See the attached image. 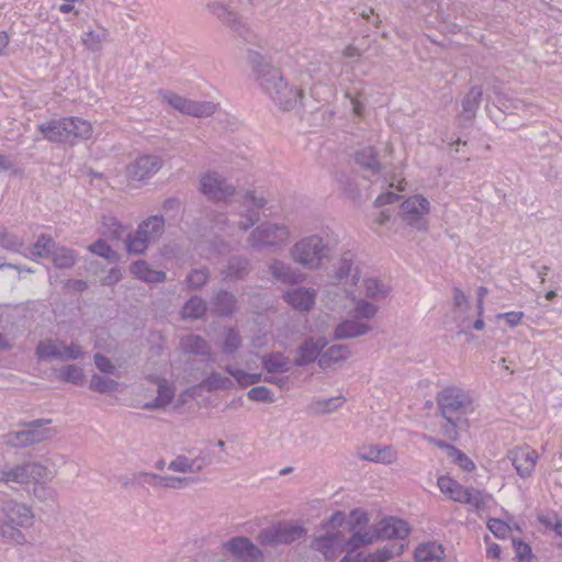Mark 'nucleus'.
Here are the masks:
<instances>
[{"mask_svg":"<svg viewBox=\"0 0 562 562\" xmlns=\"http://www.w3.org/2000/svg\"><path fill=\"white\" fill-rule=\"evenodd\" d=\"M210 280L207 268L192 269L186 277L184 282L190 290L202 289Z\"/></svg>","mask_w":562,"mask_h":562,"instance_id":"a18cd8bd","label":"nucleus"},{"mask_svg":"<svg viewBox=\"0 0 562 562\" xmlns=\"http://www.w3.org/2000/svg\"><path fill=\"white\" fill-rule=\"evenodd\" d=\"M88 250L106 259L110 263H116L121 260V256L102 238H99L89 245Z\"/></svg>","mask_w":562,"mask_h":562,"instance_id":"ea45409f","label":"nucleus"},{"mask_svg":"<svg viewBox=\"0 0 562 562\" xmlns=\"http://www.w3.org/2000/svg\"><path fill=\"white\" fill-rule=\"evenodd\" d=\"M429 210V201L419 194L409 196L401 204L403 221L418 231L426 229L427 221L424 218V215L428 214Z\"/></svg>","mask_w":562,"mask_h":562,"instance_id":"0eeeda50","label":"nucleus"},{"mask_svg":"<svg viewBox=\"0 0 562 562\" xmlns=\"http://www.w3.org/2000/svg\"><path fill=\"white\" fill-rule=\"evenodd\" d=\"M57 244L46 234H41L33 245L32 254L40 258H50Z\"/></svg>","mask_w":562,"mask_h":562,"instance_id":"37998d69","label":"nucleus"},{"mask_svg":"<svg viewBox=\"0 0 562 562\" xmlns=\"http://www.w3.org/2000/svg\"><path fill=\"white\" fill-rule=\"evenodd\" d=\"M131 274L146 283H161L167 279V274L162 270H154L144 259H138L130 265Z\"/></svg>","mask_w":562,"mask_h":562,"instance_id":"412c9836","label":"nucleus"},{"mask_svg":"<svg viewBox=\"0 0 562 562\" xmlns=\"http://www.w3.org/2000/svg\"><path fill=\"white\" fill-rule=\"evenodd\" d=\"M250 271V261L243 256H232L227 260L225 269L222 270L225 281H238L245 279Z\"/></svg>","mask_w":562,"mask_h":562,"instance_id":"b1692460","label":"nucleus"},{"mask_svg":"<svg viewBox=\"0 0 562 562\" xmlns=\"http://www.w3.org/2000/svg\"><path fill=\"white\" fill-rule=\"evenodd\" d=\"M89 389L100 394H108L117 391L119 382L100 374H93L90 380Z\"/></svg>","mask_w":562,"mask_h":562,"instance_id":"79ce46f5","label":"nucleus"},{"mask_svg":"<svg viewBox=\"0 0 562 562\" xmlns=\"http://www.w3.org/2000/svg\"><path fill=\"white\" fill-rule=\"evenodd\" d=\"M67 117L53 119L46 123L37 124V130L43 137L50 143L69 144V131Z\"/></svg>","mask_w":562,"mask_h":562,"instance_id":"dca6fc26","label":"nucleus"},{"mask_svg":"<svg viewBox=\"0 0 562 562\" xmlns=\"http://www.w3.org/2000/svg\"><path fill=\"white\" fill-rule=\"evenodd\" d=\"M59 379L67 383L81 385L83 383V370L76 364H67L60 369Z\"/></svg>","mask_w":562,"mask_h":562,"instance_id":"8fccbe9b","label":"nucleus"},{"mask_svg":"<svg viewBox=\"0 0 562 562\" xmlns=\"http://www.w3.org/2000/svg\"><path fill=\"white\" fill-rule=\"evenodd\" d=\"M350 521L348 522L350 531L360 529L369 524V515L362 508H353L350 512Z\"/></svg>","mask_w":562,"mask_h":562,"instance_id":"69168bd1","label":"nucleus"},{"mask_svg":"<svg viewBox=\"0 0 562 562\" xmlns=\"http://www.w3.org/2000/svg\"><path fill=\"white\" fill-rule=\"evenodd\" d=\"M222 548L239 562H261L263 552L249 538L235 536L223 542Z\"/></svg>","mask_w":562,"mask_h":562,"instance_id":"6e6552de","label":"nucleus"},{"mask_svg":"<svg viewBox=\"0 0 562 562\" xmlns=\"http://www.w3.org/2000/svg\"><path fill=\"white\" fill-rule=\"evenodd\" d=\"M207 311L205 301L198 296H191L182 306L181 314L183 318L200 319Z\"/></svg>","mask_w":562,"mask_h":562,"instance_id":"4c0bfd02","label":"nucleus"},{"mask_svg":"<svg viewBox=\"0 0 562 562\" xmlns=\"http://www.w3.org/2000/svg\"><path fill=\"white\" fill-rule=\"evenodd\" d=\"M351 536L346 541V549L349 553L356 552L362 547L372 544L375 540H378L376 531L372 529L369 530L363 529H355L351 531Z\"/></svg>","mask_w":562,"mask_h":562,"instance_id":"7c9ffc66","label":"nucleus"},{"mask_svg":"<svg viewBox=\"0 0 562 562\" xmlns=\"http://www.w3.org/2000/svg\"><path fill=\"white\" fill-rule=\"evenodd\" d=\"M15 474L18 475L19 484H37L48 476L49 471L45 465L38 462H27L18 464Z\"/></svg>","mask_w":562,"mask_h":562,"instance_id":"aec40b11","label":"nucleus"},{"mask_svg":"<svg viewBox=\"0 0 562 562\" xmlns=\"http://www.w3.org/2000/svg\"><path fill=\"white\" fill-rule=\"evenodd\" d=\"M284 301L295 311L308 312L313 308L316 300V291L299 286L286 291L283 294Z\"/></svg>","mask_w":562,"mask_h":562,"instance_id":"a211bd4d","label":"nucleus"},{"mask_svg":"<svg viewBox=\"0 0 562 562\" xmlns=\"http://www.w3.org/2000/svg\"><path fill=\"white\" fill-rule=\"evenodd\" d=\"M508 460L512 462L517 474L525 479L531 475L539 458L536 450L530 448H516L507 453Z\"/></svg>","mask_w":562,"mask_h":562,"instance_id":"ddd939ff","label":"nucleus"},{"mask_svg":"<svg viewBox=\"0 0 562 562\" xmlns=\"http://www.w3.org/2000/svg\"><path fill=\"white\" fill-rule=\"evenodd\" d=\"M247 60L258 85L279 109L290 111L297 104H303V90L290 85L281 70L272 66L260 53L249 49Z\"/></svg>","mask_w":562,"mask_h":562,"instance_id":"f03ea898","label":"nucleus"},{"mask_svg":"<svg viewBox=\"0 0 562 562\" xmlns=\"http://www.w3.org/2000/svg\"><path fill=\"white\" fill-rule=\"evenodd\" d=\"M245 212L241 213L243 220L237 223L240 231H248L260 220V211L251 205H244Z\"/></svg>","mask_w":562,"mask_h":562,"instance_id":"13d9d810","label":"nucleus"},{"mask_svg":"<svg viewBox=\"0 0 562 562\" xmlns=\"http://www.w3.org/2000/svg\"><path fill=\"white\" fill-rule=\"evenodd\" d=\"M67 120L71 122L68 124L70 145H75L79 140L89 139L92 136L90 122L75 116H68Z\"/></svg>","mask_w":562,"mask_h":562,"instance_id":"c85d7f7f","label":"nucleus"},{"mask_svg":"<svg viewBox=\"0 0 562 562\" xmlns=\"http://www.w3.org/2000/svg\"><path fill=\"white\" fill-rule=\"evenodd\" d=\"M104 234L112 240H124L125 227L123 224L115 217L109 216L104 217L103 222Z\"/></svg>","mask_w":562,"mask_h":562,"instance_id":"3c124183","label":"nucleus"},{"mask_svg":"<svg viewBox=\"0 0 562 562\" xmlns=\"http://www.w3.org/2000/svg\"><path fill=\"white\" fill-rule=\"evenodd\" d=\"M450 458L464 471L471 472L475 469L474 462L457 447L450 454Z\"/></svg>","mask_w":562,"mask_h":562,"instance_id":"774afa93","label":"nucleus"},{"mask_svg":"<svg viewBox=\"0 0 562 562\" xmlns=\"http://www.w3.org/2000/svg\"><path fill=\"white\" fill-rule=\"evenodd\" d=\"M160 94L164 101H166L175 110H178L182 114L187 113L189 99H186L169 90L160 91Z\"/></svg>","mask_w":562,"mask_h":562,"instance_id":"bf43d9fd","label":"nucleus"},{"mask_svg":"<svg viewBox=\"0 0 562 562\" xmlns=\"http://www.w3.org/2000/svg\"><path fill=\"white\" fill-rule=\"evenodd\" d=\"M328 339L325 336H307L297 346L293 364L295 367H307L314 362L318 363L323 350L328 346Z\"/></svg>","mask_w":562,"mask_h":562,"instance_id":"9d476101","label":"nucleus"},{"mask_svg":"<svg viewBox=\"0 0 562 562\" xmlns=\"http://www.w3.org/2000/svg\"><path fill=\"white\" fill-rule=\"evenodd\" d=\"M305 535L306 529L300 524L278 522L261 529L257 540L263 547H278L280 544H291Z\"/></svg>","mask_w":562,"mask_h":562,"instance_id":"20e7f679","label":"nucleus"},{"mask_svg":"<svg viewBox=\"0 0 562 562\" xmlns=\"http://www.w3.org/2000/svg\"><path fill=\"white\" fill-rule=\"evenodd\" d=\"M437 485L441 493L447 495L454 502L461 503L465 495L467 487H463L460 483L448 475H441L437 480Z\"/></svg>","mask_w":562,"mask_h":562,"instance_id":"f704fd0d","label":"nucleus"},{"mask_svg":"<svg viewBox=\"0 0 562 562\" xmlns=\"http://www.w3.org/2000/svg\"><path fill=\"white\" fill-rule=\"evenodd\" d=\"M200 191L212 201H226L235 194V187L216 172L204 175L200 180Z\"/></svg>","mask_w":562,"mask_h":562,"instance_id":"9b49d317","label":"nucleus"},{"mask_svg":"<svg viewBox=\"0 0 562 562\" xmlns=\"http://www.w3.org/2000/svg\"><path fill=\"white\" fill-rule=\"evenodd\" d=\"M247 397L252 402H259V403L270 404V403L276 402L272 391L269 387L263 386V385H258V386L251 387L247 392Z\"/></svg>","mask_w":562,"mask_h":562,"instance_id":"4d7b16f0","label":"nucleus"},{"mask_svg":"<svg viewBox=\"0 0 562 562\" xmlns=\"http://www.w3.org/2000/svg\"><path fill=\"white\" fill-rule=\"evenodd\" d=\"M262 368L268 373H285L290 370L289 358L281 351L266 353L261 358Z\"/></svg>","mask_w":562,"mask_h":562,"instance_id":"c756f323","label":"nucleus"},{"mask_svg":"<svg viewBox=\"0 0 562 562\" xmlns=\"http://www.w3.org/2000/svg\"><path fill=\"white\" fill-rule=\"evenodd\" d=\"M443 555V547L437 542H424L414 550L416 562H440Z\"/></svg>","mask_w":562,"mask_h":562,"instance_id":"cd10ccee","label":"nucleus"},{"mask_svg":"<svg viewBox=\"0 0 562 562\" xmlns=\"http://www.w3.org/2000/svg\"><path fill=\"white\" fill-rule=\"evenodd\" d=\"M355 162L370 176H378L383 170V165L379 159V153L374 146H363L353 153Z\"/></svg>","mask_w":562,"mask_h":562,"instance_id":"6ab92c4d","label":"nucleus"},{"mask_svg":"<svg viewBox=\"0 0 562 562\" xmlns=\"http://www.w3.org/2000/svg\"><path fill=\"white\" fill-rule=\"evenodd\" d=\"M50 259L55 268L70 269L77 263L79 254L75 249L57 245L50 256Z\"/></svg>","mask_w":562,"mask_h":562,"instance_id":"2f4dec72","label":"nucleus"},{"mask_svg":"<svg viewBox=\"0 0 562 562\" xmlns=\"http://www.w3.org/2000/svg\"><path fill=\"white\" fill-rule=\"evenodd\" d=\"M234 383L229 378L223 376L218 372H211L200 384L201 387L209 392L216 390H228L233 387Z\"/></svg>","mask_w":562,"mask_h":562,"instance_id":"a19ab883","label":"nucleus"},{"mask_svg":"<svg viewBox=\"0 0 562 562\" xmlns=\"http://www.w3.org/2000/svg\"><path fill=\"white\" fill-rule=\"evenodd\" d=\"M206 7L213 15H215L222 23L227 25L238 35L245 36V34L248 32L240 18L235 12L231 11L224 3L220 1H213L207 3Z\"/></svg>","mask_w":562,"mask_h":562,"instance_id":"f3484780","label":"nucleus"},{"mask_svg":"<svg viewBox=\"0 0 562 562\" xmlns=\"http://www.w3.org/2000/svg\"><path fill=\"white\" fill-rule=\"evenodd\" d=\"M50 423L52 420L46 418L25 423L24 429L11 431L7 435V442L15 448H24L47 440L55 435L54 429L45 427Z\"/></svg>","mask_w":562,"mask_h":562,"instance_id":"39448f33","label":"nucleus"},{"mask_svg":"<svg viewBox=\"0 0 562 562\" xmlns=\"http://www.w3.org/2000/svg\"><path fill=\"white\" fill-rule=\"evenodd\" d=\"M378 311L379 307L373 303L366 300H359L353 308V317L356 319H371L376 315Z\"/></svg>","mask_w":562,"mask_h":562,"instance_id":"6e6d98bb","label":"nucleus"},{"mask_svg":"<svg viewBox=\"0 0 562 562\" xmlns=\"http://www.w3.org/2000/svg\"><path fill=\"white\" fill-rule=\"evenodd\" d=\"M109 35L108 29L100 26L98 30L83 32L81 42L86 49L98 53L102 49V44L108 41Z\"/></svg>","mask_w":562,"mask_h":562,"instance_id":"72a5a7b5","label":"nucleus"},{"mask_svg":"<svg viewBox=\"0 0 562 562\" xmlns=\"http://www.w3.org/2000/svg\"><path fill=\"white\" fill-rule=\"evenodd\" d=\"M193 482L194 479L192 477L161 476L160 486L167 488H183Z\"/></svg>","mask_w":562,"mask_h":562,"instance_id":"338daca9","label":"nucleus"},{"mask_svg":"<svg viewBox=\"0 0 562 562\" xmlns=\"http://www.w3.org/2000/svg\"><path fill=\"white\" fill-rule=\"evenodd\" d=\"M483 97V89L481 86H473L462 99V112L460 114L461 120L472 121L480 108Z\"/></svg>","mask_w":562,"mask_h":562,"instance_id":"bb28decb","label":"nucleus"},{"mask_svg":"<svg viewBox=\"0 0 562 562\" xmlns=\"http://www.w3.org/2000/svg\"><path fill=\"white\" fill-rule=\"evenodd\" d=\"M125 249L130 255H143L147 250L150 243L143 236L138 235L137 231L128 233L125 238Z\"/></svg>","mask_w":562,"mask_h":562,"instance_id":"c03bdc74","label":"nucleus"},{"mask_svg":"<svg viewBox=\"0 0 562 562\" xmlns=\"http://www.w3.org/2000/svg\"><path fill=\"white\" fill-rule=\"evenodd\" d=\"M179 347L181 351L186 355L193 356H210L211 355V346L210 344L200 335L189 334L183 336L180 339Z\"/></svg>","mask_w":562,"mask_h":562,"instance_id":"a878e982","label":"nucleus"},{"mask_svg":"<svg viewBox=\"0 0 562 562\" xmlns=\"http://www.w3.org/2000/svg\"><path fill=\"white\" fill-rule=\"evenodd\" d=\"M350 356V350L346 345H333L323 350L318 360V367L322 369L329 368L331 364L346 360Z\"/></svg>","mask_w":562,"mask_h":562,"instance_id":"473e14b6","label":"nucleus"},{"mask_svg":"<svg viewBox=\"0 0 562 562\" xmlns=\"http://www.w3.org/2000/svg\"><path fill=\"white\" fill-rule=\"evenodd\" d=\"M366 296L369 299H384L390 293V288L375 278H367L363 281Z\"/></svg>","mask_w":562,"mask_h":562,"instance_id":"49530a36","label":"nucleus"},{"mask_svg":"<svg viewBox=\"0 0 562 562\" xmlns=\"http://www.w3.org/2000/svg\"><path fill=\"white\" fill-rule=\"evenodd\" d=\"M237 297L234 293L221 289L213 299L212 305L214 313L220 317H231L237 311Z\"/></svg>","mask_w":562,"mask_h":562,"instance_id":"4be33fe9","label":"nucleus"},{"mask_svg":"<svg viewBox=\"0 0 562 562\" xmlns=\"http://www.w3.org/2000/svg\"><path fill=\"white\" fill-rule=\"evenodd\" d=\"M338 540V533H326L316 537L311 542V548L321 552L326 560L334 558V548Z\"/></svg>","mask_w":562,"mask_h":562,"instance_id":"e433bc0d","label":"nucleus"},{"mask_svg":"<svg viewBox=\"0 0 562 562\" xmlns=\"http://www.w3.org/2000/svg\"><path fill=\"white\" fill-rule=\"evenodd\" d=\"M240 346L241 338L238 331L234 328H229L225 336L223 352L227 355H233L239 349Z\"/></svg>","mask_w":562,"mask_h":562,"instance_id":"e2e57ef3","label":"nucleus"},{"mask_svg":"<svg viewBox=\"0 0 562 562\" xmlns=\"http://www.w3.org/2000/svg\"><path fill=\"white\" fill-rule=\"evenodd\" d=\"M344 403V396H335L329 398H314L310 407L315 414H329L335 412Z\"/></svg>","mask_w":562,"mask_h":562,"instance_id":"58836bf2","label":"nucleus"},{"mask_svg":"<svg viewBox=\"0 0 562 562\" xmlns=\"http://www.w3.org/2000/svg\"><path fill=\"white\" fill-rule=\"evenodd\" d=\"M35 353L38 359H63L59 348L52 341H40L36 346Z\"/></svg>","mask_w":562,"mask_h":562,"instance_id":"864d4df0","label":"nucleus"},{"mask_svg":"<svg viewBox=\"0 0 562 562\" xmlns=\"http://www.w3.org/2000/svg\"><path fill=\"white\" fill-rule=\"evenodd\" d=\"M136 231L148 243H154L165 232V218L162 215H150L138 224Z\"/></svg>","mask_w":562,"mask_h":562,"instance_id":"393cba45","label":"nucleus"},{"mask_svg":"<svg viewBox=\"0 0 562 562\" xmlns=\"http://www.w3.org/2000/svg\"><path fill=\"white\" fill-rule=\"evenodd\" d=\"M0 513L7 521L15 526L27 527L32 524L33 514L26 505L18 503L8 494L0 493Z\"/></svg>","mask_w":562,"mask_h":562,"instance_id":"f8f14e48","label":"nucleus"},{"mask_svg":"<svg viewBox=\"0 0 562 562\" xmlns=\"http://www.w3.org/2000/svg\"><path fill=\"white\" fill-rule=\"evenodd\" d=\"M158 380V387H157V396L156 398L159 400L160 403L164 404V406H168L173 397H175V390L171 384L166 379H157Z\"/></svg>","mask_w":562,"mask_h":562,"instance_id":"052dcab7","label":"nucleus"},{"mask_svg":"<svg viewBox=\"0 0 562 562\" xmlns=\"http://www.w3.org/2000/svg\"><path fill=\"white\" fill-rule=\"evenodd\" d=\"M435 401L436 414L442 418L439 435L449 441H458L460 431L470 427L469 416L474 412L473 397L461 386L448 385L437 392Z\"/></svg>","mask_w":562,"mask_h":562,"instance_id":"f257e3e1","label":"nucleus"},{"mask_svg":"<svg viewBox=\"0 0 562 562\" xmlns=\"http://www.w3.org/2000/svg\"><path fill=\"white\" fill-rule=\"evenodd\" d=\"M291 258L302 267L316 270L329 258L330 248L318 235H311L296 241L290 250Z\"/></svg>","mask_w":562,"mask_h":562,"instance_id":"7ed1b4c3","label":"nucleus"},{"mask_svg":"<svg viewBox=\"0 0 562 562\" xmlns=\"http://www.w3.org/2000/svg\"><path fill=\"white\" fill-rule=\"evenodd\" d=\"M486 527L496 538L499 539H505L510 533V527L498 518H490Z\"/></svg>","mask_w":562,"mask_h":562,"instance_id":"0e129e2a","label":"nucleus"},{"mask_svg":"<svg viewBox=\"0 0 562 562\" xmlns=\"http://www.w3.org/2000/svg\"><path fill=\"white\" fill-rule=\"evenodd\" d=\"M216 105L210 101L189 100L187 113L195 117H207L215 112Z\"/></svg>","mask_w":562,"mask_h":562,"instance_id":"09e8293b","label":"nucleus"},{"mask_svg":"<svg viewBox=\"0 0 562 562\" xmlns=\"http://www.w3.org/2000/svg\"><path fill=\"white\" fill-rule=\"evenodd\" d=\"M488 498V495L485 493L471 487L467 490L461 503L471 505L480 510L486 506Z\"/></svg>","mask_w":562,"mask_h":562,"instance_id":"603ef678","label":"nucleus"},{"mask_svg":"<svg viewBox=\"0 0 562 562\" xmlns=\"http://www.w3.org/2000/svg\"><path fill=\"white\" fill-rule=\"evenodd\" d=\"M360 457L367 461L389 464L392 463L395 459V453L390 446H371L364 452H362Z\"/></svg>","mask_w":562,"mask_h":562,"instance_id":"c9c22d12","label":"nucleus"},{"mask_svg":"<svg viewBox=\"0 0 562 562\" xmlns=\"http://www.w3.org/2000/svg\"><path fill=\"white\" fill-rule=\"evenodd\" d=\"M290 232L285 225L265 222L249 235L247 243L255 250L280 246L288 240Z\"/></svg>","mask_w":562,"mask_h":562,"instance_id":"423d86ee","label":"nucleus"},{"mask_svg":"<svg viewBox=\"0 0 562 562\" xmlns=\"http://www.w3.org/2000/svg\"><path fill=\"white\" fill-rule=\"evenodd\" d=\"M372 529L376 531L378 539H404L411 532L405 520L392 516L381 519Z\"/></svg>","mask_w":562,"mask_h":562,"instance_id":"4468645a","label":"nucleus"},{"mask_svg":"<svg viewBox=\"0 0 562 562\" xmlns=\"http://www.w3.org/2000/svg\"><path fill=\"white\" fill-rule=\"evenodd\" d=\"M168 469L175 472L195 473L200 471V465L195 467L194 461L186 456H178L169 463Z\"/></svg>","mask_w":562,"mask_h":562,"instance_id":"5fc2aeb1","label":"nucleus"},{"mask_svg":"<svg viewBox=\"0 0 562 562\" xmlns=\"http://www.w3.org/2000/svg\"><path fill=\"white\" fill-rule=\"evenodd\" d=\"M268 268L272 278L283 284H300L306 278L304 272L280 259H272Z\"/></svg>","mask_w":562,"mask_h":562,"instance_id":"2eb2a0df","label":"nucleus"},{"mask_svg":"<svg viewBox=\"0 0 562 562\" xmlns=\"http://www.w3.org/2000/svg\"><path fill=\"white\" fill-rule=\"evenodd\" d=\"M19 528L21 527L0 518V535L2 538L22 544L25 542V536Z\"/></svg>","mask_w":562,"mask_h":562,"instance_id":"de8ad7c7","label":"nucleus"},{"mask_svg":"<svg viewBox=\"0 0 562 562\" xmlns=\"http://www.w3.org/2000/svg\"><path fill=\"white\" fill-rule=\"evenodd\" d=\"M516 562H531L533 559L531 547L521 539H513Z\"/></svg>","mask_w":562,"mask_h":562,"instance_id":"680f3d73","label":"nucleus"},{"mask_svg":"<svg viewBox=\"0 0 562 562\" xmlns=\"http://www.w3.org/2000/svg\"><path fill=\"white\" fill-rule=\"evenodd\" d=\"M164 166V159L154 154H143L126 167V175L133 181L145 182Z\"/></svg>","mask_w":562,"mask_h":562,"instance_id":"1a4fd4ad","label":"nucleus"},{"mask_svg":"<svg viewBox=\"0 0 562 562\" xmlns=\"http://www.w3.org/2000/svg\"><path fill=\"white\" fill-rule=\"evenodd\" d=\"M371 326L355 319H345L340 322L334 329V340L357 338L368 334Z\"/></svg>","mask_w":562,"mask_h":562,"instance_id":"5701e85b","label":"nucleus"}]
</instances>
